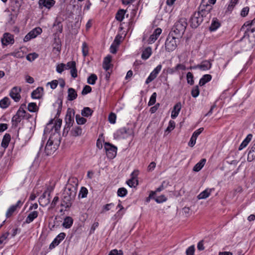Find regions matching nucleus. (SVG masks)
<instances>
[{
    "label": "nucleus",
    "instance_id": "f257e3e1",
    "mask_svg": "<svg viewBox=\"0 0 255 255\" xmlns=\"http://www.w3.org/2000/svg\"><path fill=\"white\" fill-rule=\"evenodd\" d=\"M78 180L76 177H70L62 193L61 206L69 209L74 202L77 192Z\"/></svg>",
    "mask_w": 255,
    "mask_h": 255
},
{
    "label": "nucleus",
    "instance_id": "f03ea898",
    "mask_svg": "<svg viewBox=\"0 0 255 255\" xmlns=\"http://www.w3.org/2000/svg\"><path fill=\"white\" fill-rule=\"evenodd\" d=\"M208 14H209V11L205 9L194 12L189 19L190 26L192 28L198 27L203 22V18L206 17Z\"/></svg>",
    "mask_w": 255,
    "mask_h": 255
},
{
    "label": "nucleus",
    "instance_id": "7ed1b4c3",
    "mask_svg": "<svg viewBox=\"0 0 255 255\" xmlns=\"http://www.w3.org/2000/svg\"><path fill=\"white\" fill-rule=\"evenodd\" d=\"M187 26V22L186 18L183 17L180 18L175 23L170 32H172V34L174 35L181 37L184 34Z\"/></svg>",
    "mask_w": 255,
    "mask_h": 255
},
{
    "label": "nucleus",
    "instance_id": "20e7f679",
    "mask_svg": "<svg viewBox=\"0 0 255 255\" xmlns=\"http://www.w3.org/2000/svg\"><path fill=\"white\" fill-rule=\"evenodd\" d=\"M179 37L169 32L165 42V49L166 51L171 52L173 51L177 47Z\"/></svg>",
    "mask_w": 255,
    "mask_h": 255
},
{
    "label": "nucleus",
    "instance_id": "39448f33",
    "mask_svg": "<svg viewBox=\"0 0 255 255\" xmlns=\"http://www.w3.org/2000/svg\"><path fill=\"white\" fill-rule=\"evenodd\" d=\"M133 135V130L132 128L123 127L118 129L114 133V137L117 138H125Z\"/></svg>",
    "mask_w": 255,
    "mask_h": 255
},
{
    "label": "nucleus",
    "instance_id": "423d86ee",
    "mask_svg": "<svg viewBox=\"0 0 255 255\" xmlns=\"http://www.w3.org/2000/svg\"><path fill=\"white\" fill-rule=\"evenodd\" d=\"M104 149L108 158L113 159L116 156L118 150L117 146L110 142H105Z\"/></svg>",
    "mask_w": 255,
    "mask_h": 255
},
{
    "label": "nucleus",
    "instance_id": "0eeeda50",
    "mask_svg": "<svg viewBox=\"0 0 255 255\" xmlns=\"http://www.w3.org/2000/svg\"><path fill=\"white\" fill-rule=\"evenodd\" d=\"M24 201H22L19 200L15 204L11 205L6 212L5 216L6 218L11 217L14 214L16 213L17 210L20 209Z\"/></svg>",
    "mask_w": 255,
    "mask_h": 255
},
{
    "label": "nucleus",
    "instance_id": "6e6552de",
    "mask_svg": "<svg viewBox=\"0 0 255 255\" xmlns=\"http://www.w3.org/2000/svg\"><path fill=\"white\" fill-rule=\"evenodd\" d=\"M21 88L20 87L14 86L10 90L9 95L15 102H18L21 98L20 93Z\"/></svg>",
    "mask_w": 255,
    "mask_h": 255
},
{
    "label": "nucleus",
    "instance_id": "1a4fd4ad",
    "mask_svg": "<svg viewBox=\"0 0 255 255\" xmlns=\"http://www.w3.org/2000/svg\"><path fill=\"white\" fill-rule=\"evenodd\" d=\"M53 190V188L51 186H48L39 198V200L41 202H42L43 200H44V202L45 205H47V204L49 203L51 199L50 194Z\"/></svg>",
    "mask_w": 255,
    "mask_h": 255
},
{
    "label": "nucleus",
    "instance_id": "9d476101",
    "mask_svg": "<svg viewBox=\"0 0 255 255\" xmlns=\"http://www.w3.org/2000/svg\"><path fill=\"white\" fill-rule=\"evenodd\" d=\"M57 149V146L53 145V141L50 137L45 147V152L47 155L52 154Z\"/></svg>",
    "mask_w": 255,
    "mask_h": 255
},
{
    "label": "nucleus",
    "instance_id": "9b49d317",
    "mask_svg": "<svg viewBox=\"0 0 255 255\" xmlns=\"http://www.w3.org/2000/svg\"><path fill=\"white\" fill-rule=\"evenodd\" d=\"M161 68L162 65L161 64L158 65L150 73L149 76L146 79L145 84H148L155 79L159 72L161 71Z\"/></svg>",
    "mask_w": 255,
    "mask_h": 255
},
{
    "label": "nucleus",
    "instance_id": "f8f14e48",
    "mask_svg": "<svg viewBox=\"0 0 255 255\" xmlns=\"http://www.w3.org/2000/svg\"><path fill=\"white\" fill-rule=\"evenodd\" d=\"M55 4L54 0H39L38 2V7L42 9L43 7H45L50 9Z\"/></svg>",
    "mask_w": 255,
    "mask_h": 255
},
{
    "label": "nucleus",
    "instance_id": "ddd939ff",
    "mask_svg": "<svg viewBox=\"0 0 255 255\" xmlns=\"http://www.w3.org/2000/svg\"><path fill=\"white\" fill-rule=\"evenodd\" d=\"M14 42V36L9 33H5L1 38L2 44L7 46L9 44H12Z\"/></svg>",
    "mask_w": 255,
    "mask_h": 255
},
{
    "label": "nucleus",
    "instance_id": "4468645a",
    "mask_svg": "<svg viewBox=\"0 0 255 255\" xmlns=\"http://www.w3.org/2000/svg\"><path fill=\"white\" fill-rule=\"evenodd\" d=\"M66 124L64 128V133L66 132L67 133L70 128L72 126L74 123V118L72 117L71 113H67L65 118Z\"/></svg>",
    "mask_w": 255,
    "mask_h": 255
},
{
    "label": "nucleus",
    "instance_id": "2eb2a0df",
    "mask_svg": "<svg viewBox=\"0 0 255 255\" xmlns=\"http://www.w3.org/2000/svg\"><path fill=\"white\" fill-rule=\"evenodd\" d=\"M204 128H200L199 129L195 130L191 137L190 138V141L188 143V145L193 147L196 143V140L197 138V137L200 135V134L203 131Z\"/></svg>",
    "mask_w": 255,
    "mask_h": 255
},
{
    "label": "nucleus",
    "instance_id": "dca6fc26",
    "mask_svg": "<svg viewBox=\"0 0 255 255\" xmlns=\"http://www.w3.org/2000/svg\"><path fill=\"white\" fill-rule=\"evenodd\" d=\"M39 213L37 211L30 212L26 217L23 224H28L32 222L38 216Z\"/></svg>",
    "mask_w": 255,
    "mask_h": 255
},
{
    "label": "nucleus",
    "instance_id": "f3484780",
    "mask_svg": "<svg viewBox=\"0 0 255 255\" xmlns=\"http://www.w3.org/2000/svg\"><path fill=\"white\" fill-rule=\"evenodd\" d=\"M212 60L203 61L200 64H198V68L202 71H207L210 69L212 67Z\"/></svg>",
    "mask_w": 255,
    "mask_h": 255
},
{
    "label": "nucleus",
    "instance_id": "a211bd4d",
    "mask_svg": "<svg viewBox=\"0 0 255 255\" xmlns=\"http://www.w3.org/2000/svg\"><path fill=\"white\" fill-rule=\"evenodd\" d=\"M162 32V29L160 28H156L153 33L150 36L148 39V43H154L158 38Z\"/></svg>",
    "mask_w": 255,
    "mask_h": 255
},
{
    "label": "nucleus",
    "instance_id": "6ab92c4d",
    "mask_svg": "<svg viewBox=\"0 0 255 255\" xmlns=\"http://www.w3.org/2000/svg\"><path fill=\"white\" fill-rule=\"evenodd\" d=\"M168 184H169V182H167L166 181H163L162 182L161 185L159 187L156 188V189L155 191H151L150 192L149 195V198H154V196L155 195V194L157 192H159L163 190L164 189H165L167 187V186L168 185Z\"/></svg>",
    "mask_w": 255,
    "mask_h": 255
},
{
    "label": "nucleus",
    "instance_id": "aec40b11",
    "mask_svg": "<svg viewBox=\"0 0 255 255\" xmlns=\"http://www.w3.org/2000/svg\"><path fill=\"white\" fill-rule=\"evenodd\" d=\"M43 88L38 87L31 93V96L33 99H39L42 96Z\"/></svg>",
    "mask_w": 255,
    "mask_h": 255
},
{
    "label": "nucleus",
    "instance_id": "412c9836",
    "mask_svg": "<svg viewBox=\"0 0 255 255\" xmlns=\"http://www.w3.org/2000/svg\"><path fill=\"white\" fill-rule=\"evenodd\" d=\"M181 103L180 102L177 103L173 107V109L171 112V117L172 119H175L178 116L179 112L181 109Z\"/></svg>",
    "mask_w": 255,
    "mask_h": 255
},
{
    "label": "nucleus",
    "instance_id": "4be33fe9",
    "mask_svg": "<svg viewBox=\"0 0 255 255\" xmlns=\"http://www.w3.org/2000/svg\"><path fill=\"white\" fill-rule=\"evenodd\" d=\"M247 21H246L243 26L241 28V31L244 32L243 38H249L250 37V33H251V30L252 27H251V25L250 24L249 25H246Z\"/></svg>",
    "mask_w": 255,
    "mask_h": 255
},
{
    "label": "nucleus",
    "instance_id": "5701e85b",
    "mask_svg": "<svg viewBox=\"0 0 255 255\" xmlns=\"http://www.w3.org/2000/svg\"><path fill=\"white\" fill-rule=\"evenodd\" d=\"M11 140V135L9 133H6L3 136L1 146L4 148V151L8 147Z\"/></svg>",
    "mask_w": 255,
    "mask_h": 255
},
{
    "label": "nucleus",
    "instance_id": "b1692460",
    "mask_svg": "<svg viewBox=\"0 0 255 255\" xmlns=\"http://www.w3.org/2000/svg\"><path fill=\"white\" fill-rule=\"evenodd\" d=\"M253 137V134L250 133L247 135L239 147V150H241L245 148L251 141Z\"/></svg>",
    "mask_w": 255,
    "mask_h": 255
},
{
    "label": "nucleus",
    "instance_id": "393cba45",
    "mask_svg": "<svg viewBox=\"0 0 255 255\" xmlns=\"http://www.w3.org/2000/svg\"><path fill=\"white\" fill-rule=\"evenodd\" d=\"M221 26V23L217 18H213L209 27L210 31H216Z\"/></svg>",
    "mask_w": 255,
    "mask_h": 255
},
{
    "label": "nucleus",
    "instance_id": "a878e982",
    "mask_svg": "<svg viewBox=\"0 0 255 255\" xmlns=\"http://www.w3.org/2000/svg\"><path fill=\"white\" fill-rule=\"evenodd\" d=\"M73 224V219L70 216H66L62 223V226L66 229L70 228Z\"/></svg>",
    "mask_w": 255,
    "mask_h": 255
},
{
    "label": "nucleus",
    "instance_id": "bb28decb",
    "mask_svg": "<svg viewBox=\"0 0 255 255\" xmlns=\"http://www.w3.org/2000/svg\"><path fill=\"white\" fill-rule=\"evenodd\" d=\"M82 128L79 126H76L73 128L70 131L72 136L76 137L81 136L82 134Z\"/></svg>",
    "mask_w": 255,
    "mask_h": 255
},
{
    "label": "nucleus",
    "instance_id": "cd10ccee",
    "mask_svg": "<svg viewBox=\"0 0 255 255\" xmlns=\"http://www.w3.org/2000/svg\"><path fill=\"white\" fill-rule=\"evenodd\" d=\"M214 189H206L203 191L201 192L197 196L198 199H204L208 197L212 190H214Z\"/></svg>",
    "mask_w": 255,
    "mask_h": 255
},
{
    "label": "nucleus",
    "instance_id": "c85d7f7f",
    "mask_svg": "<svg viewBox=\"0 0 255 255\" xmlns=\"http://www.w3.org/2000/svg\"><path fill=\"white\" fill-rule=\"evenodd\" d=\"M254 160H255V143L249 151L247 157V160L249 162H252Z\"/></svg>",
    "mask_w": 255,
    "mask_h": 255
},
{
    "label": "nucleus",
    "instance_id": "c756f323",
    "mask_svg": "<svg viewBox=\"0 0 255 255\" xmlns=\"http://www.w3.org/2000/svg\"><path fill=\"white\" fill-rule=\"evenodd\" d=\"M126 12L127 10H125L124 9H120L118 10L116 14V19L118 21L122 22L124 19Z\"/></svg>",
    "mask_w": 255,
    "mask_h": 255
},
{
    "label": "nucleus",
    "instance_id": "7c9ffc66",
    "mask_svg": "<svg viewBox=\"0 0 255 255\" xmlns=\"http://www.w3.org/2000/svg\"><path fill=\"white\" fill-rule=\"evenodd\" d=\"M77 97V94L75 90L72 88H69L68 90L67 99L69 101H73Z\"/></svg>",
    "mask_w": 255,
    "mask_h": 255
},
{
    "label": "nucleus",
    "instance_id": "2f4dec72",
    "mask_svg": "<svg viewBox=\"0 0 255 255\" xmlns=\"http://www.w3.org/2000/svg\"><path fill=\"white\" fill-rule=\"evenodd\" d=\"M212 76L210 74L204 75L200 79L199 84L200 86H204L207 83L210 81L212 79Z\"/></svg>",
    "mask_w": 255,
    "mask_h": 255
},
{
    "label": "nucleus",
    "instance_id": "473e14b6",
    "mask_svg": "<svg viewBox=\"0 0 255 255\" xmlns=\"http://www.w3.org/2000/svg\"><path fill=\"white\" fill-rule=\"evenodd\" d=\"M112 60V56L111 55H108L106 56L104 60L103 67L106 70L108 71L109 70L111 67V62Z\"/></svg>",
    "mask_w": 255,
    "mask_h": 255
},
{
    "label": "nucleus",
    "instance_id": "72a5a7b5",
    "mask_svg": "<svg viewBox=\"0 0 255 255\" xmlns=\"http://www.w3.org/2000/svg\"><path fill=\"white\" fill-rule=\"evenodd\" d=\"M239 0H230L228 5L226 13H231L235 8L236 5L238 3Z\"/></svg>",
    "mask_w": 255,
    "mask_h": 255
},
{
    "label": "nucleus",
    "instance_id": "f704fd0d",
    "mask_svg": "<svg viewBox=\"0 0 255 255\" xmlns=\"http://www.w3.org/2000/svg\"><path fill=\"white\" fill-rule=\"evenodd\" d=\"M151 48L150 47H146L142 51L141 58L143 60H146L151 56Z\"/></svg>",
    "mask_w": 255,
    "mask_h": 255
},
{
    "label": "nucleus",
    "instance_id": "c9c22d12",
    "mask_svg": "<svg viewBox=\"0 0 255 255\" xmlns=\"http://www.w3.org/2000/svg\"><path fill=\"white\" fill-rule=\"evenodd\" d=\"M10 104L9 99L5 97L0 100V107L3 109L8 108Z\"/></svg>",
    "mask_w": 255,
    "mask_h": 255
},
{
    "label": "nucleus",
    "instance_id": "e433bc0d",
    "mask_svg": "<svg viewBox=\"0 0 255 255\" xmlns=\"http://www.w3.org/2000/svg\"><path fill=\"white\" fill-rule=\"evenodd\" d=\"M206 162L205 158H203L199 162L195 164L193 167V170L196 172L199 171L204 166Z\"/></svg>",
    "mask_w": 255,
    "mask_h": 255
},
{
    "label": "nucleus",
    "instance_id": "4c0bfd02",
    "mask_svg": "<svg viewBox=\"0 0 255 255\" xmlns=\"http://www.w3.org/2000/svg\"><path fill=\"white\" fill-rule=\"evenodd\" d=\"M94 111L89 107H84L81 111L83 117H89L92 115Z\"/></svg>",
    "mask_w": 255,
    "mask_h": 255
},
{
    "label": "nucleus",
    "instance_id": "58836bf2",
    "mask_svg": "<svg viewBox=\"0 0 255 255\" xmlns=\"http://www.w3.org/2000/svg\"><path fill=\"white\" fill-rule=\"evenodd\" d=\"M42 32V29L39 27H37L31 30L29 33L32 36V38H34L40 34Z\"/></svg>",
    "mask_w": 255,
    "mask_h": 255
},
{
    "label": "nucleus",
    "instance_id": "ea45409f",
    "mask_svg": "<svg viewBox=\"0 0 255 255\" xmlns=\"http://www.w3.org/2000/svg\"><path fill=\"white\" fill-rule=\"evenodd\" d=\"M27 109L30 112L34 113L37 112L39 108L35 103L32 102L28 104Z\"/></svg>",
    "mask_w": 255,
    "mask_h": 255
},
{
    "label": "nucleus",
    "instance_id": "a19ab883",
    "mask_svg": "<svg viewBox=\"0 0 255 255\" xmlns=\"http://www.w3.org/2000/svg\"><path fill=\"white\" fill-rule=\"evenodd\" d=\"M133 6L134 7L133 9H132L131 10V12L130 13V15H131V18L129 20V21L128 22V26L129 27L131 26V25H132V18L135 16L136 13H137V11L138 9V5H133Z\"/></svg>",
    "mask_w": 255,
    "mask_h": 255
},
{
    "label": "nucleus",
    "instance_id": "79ce46f5",
    "mask_svg": "<svg viewBox=\"0 0 255 255\" xmlns=\"http://www.w3.org/2000/svg\"><path fill=\"white\" fill-rule=\"evenodd\" d=\"M22 118L19 117L17 114L14 115L11 119V122L12 123V125L15 127H17L18 124L20 123L22 120Z\"/></svg>",
    "mask_w": 255,
    "mask_h": 255
},
{
    "label": "nucleus",
    "instance_id": "37998d69",
    "mask_svg": "<svg viewBox=\"0 0 255 255\" xmlns=\"http://www.w3.org/2000/svg\"><path fill=\"white\" fill-rule=\"evenodd\" d=\"M66 236V235L65 233H60L54 239V243L56 242V243L59 245L65 239Z\"/></svg>",
    "mask_w": 255,
    "mask_h": 255
},
{
    "label": "nucleus",
    "instance_id": "c03bdc74",
    "mask_svg": "<svg viewBox=\"0 0 255 255\" xmlns=\"http://www.w3.org/2000/svg\"><path fill=\"white\" fill-rule=\"evenodd\" d=\"M98 79L97 76L95 74H92L87 79V83L90 85H94Z\"/></svg>",
    "mask_w": 255,
    "mask_h": 255
},
{
    "label": "nucleus",
    "instance_id": "a18cd8bd",
    "mask_svg": "<svg viewBox=\"0 0 255 255\" xmlns=\"http://www.w3.org/2000/svg\"><path fill=\"white\" fill-rule=\"evenodd\" d=\"M127 184L131 188H135L138 184V180L133 179V178H130L126 182Z\"/></svg>",
    "mask_w": 255,
    "mask_h": 255
},
{
    "label": "nucleus",
    "instance_id": "49530a36",
    "mask_svg": "<svg viewBox=\"0 0 255 255\" xmlns=\"http://www.w3.org/2000/svg\"><path fill=\"white\" fill-rule=\"evenodd\" d=\"M128 194L127 190L124 187H121L118 189L117 195L119 197H124Z\"/></svg>",
    "mask_w": 255,
    "mask_h": 255
},
{
    "label": "nucleus",
    "instance_id": "de8ad7c7",
    "mask_svg": "<svg viewBox=\"0 0 255 255\" xmlns=\"http://www.w3.org/2000/svg\"><path fill=\"white\" fill-rule=\"evenodd\" d=\"M75 119L78 125H84L87 122V120L79 115H76Z\"/></svg>",
    "mask_w": 255,
    "mask_h": 255
},
{
    "label": "nucleus",
    "instance_id": "09e8293b",
    "mask_svg": "<svg viewBox=\"0 0 255 255\" xmlns=\"http://www.w3.org/2000/svg\"><path fill=\"white\" fill-rule=\"evenodd\" d=\"M88 193V189L85 187H82L79 193V197L82 198H86Z\"/></svg>",
    "mask_w": 255,
    "mask_h": 255
},
{
    "label": "nucleus",
    "instance_id": "8fccbe9b",
    "mask_svg": "<svg viewBox=\"0 0 255 255\" xmlns=\"http://www.w3.org/2000/svg\"><path fill=\"white\" fill-rule=\"evenodd\" d=\"M193 78V75L191 72H189L187 73L186 79L187 82L188 84H190V85H193L194 84V81Z\"/></svg>",
    "mask_w": 255,
    "mask_h": 255
},
{
    "label": "nucleus",
    "instance_id": "3c124183",
    "mask_svg": "<svg viewBox=\"0 0 255 255\" xmlns=\"http://www.w3.org/2000/svg\"><path fill=\"white\" fill-rule=\"evenodd\" d=\"M154 200L157 203H162L167 200V198L164 195L155 197L154 196Z\"/></svg>",
    "mask_w": 255,
    "mask_h": 255
},
{
    "label": "nucleus",
    "instance_id": "603ef678",
    "mask_svg": "<svg viewBox=\"0 0 255 255\" xmlns=\"http://www.w3.org/2000/svg\"><path fill=\"white\" fill-rule=\"evenodd\" d=\"M175 127V123L174 121L170 120L169 122L168 126L166 129H165V132H168V133L171 132L172 130L174 129Z\"/></svg>",
    "mask_w": 255,
    "mask_h": 255
},
{
    "label": "nucleus",
    "instance_id": "864d4df0",
    "mask_svg": "<svg viewBox=\"0 0 255 255\" xmlns=\"http://www.w3.org/2000/svg\"><path fill=\"white\" fill-rule=\"evenodd\" d=\"M122 210H123L119 209V210H118L112 217L113 219L114 220H119L121 219L125 213V212L122 211Z\"/></svg>",
    "mask_w": 255,
    "mask_h": 255
},
{
    "label": "nucleus",
    "instance_id": "5fc2aeb1",
    "mask_svg": "<svg viewBox=\"0 0 255 255\" xmlns=\"http://www.w3.org/2000/svg\"><path fill=\"white\" fill-rule=\"evenodd\" d=\"M157 97V94L156 92H154L150 97L149 101L148 103V106H151L154 105L156 103V99Z\"/></svg>",
    "mask_w": 255,
    "mask_h": 255
},
{
    "label": "nucleus",
    "instance_id": "6e6d98bb",
    "mask_svg": "<svg viewBox=\"0 0 255 255\" xmlns=\"http://www.w3.org/2000/svg\"><path fill=\"white\" fill-rule=\"evenodd\" d=\"M82 51L83 55L84 57L87 56L89 53V48L87 44L84 42L82 44Z\"/></svg>",
    "mask_w": 255,
    "mask_h": 255
},
{
    "label": "nucleus",
    "instance_id": "4d7b16f0",
    "mask_svg": "<svg viewBox=\"0 0 255 255\" xmlns=\"http://www.w3.org/2000/svg\"><path fill=\"white\" fill-rule=\"evenodd\" d=\"M175 73L179 72V70L184 71L186 69V66L183 64H177L174 67H173Z\"/></svg>",
    "mask_w": 255,
    "mask_h": 255
},
{
    "label": "nucleus",
    "instance_id": "13d9d810",
    "mask_svg": "<svg viewBox=\"0 0 255 255\" xmlns=\"http://www.w3.org/2000/svg\"><path fill=\"white\" fill-rule=\"evenodd\" d=\"M200 93V91L198 86H196L193 88L191 90V95L193 98L197 97Z\"/></svg>",
    "mask_w": 255,
    "mask_h": 255
},
{
    "label": "nucleus",
    "instance_id": "bf43d9fd",
    "mask_svg": "<svg viewBox=\"0 0 255 255\" xmlns=\"http://www.w3.org/2000/svg\"><path fill=\"white\" fill-rule=\"evenodd\" d=\"M116 115L113 112H111L108 116L109 122L112 124H114L116 123Z\"/></svg>",
    "mask_w": 255,
    "mask_h": 255
},
{
    "label": "nucleus",
    "instance_id": "052dcab7",
    "mask_svg": "<svg viewBox=\"0 0 255 255\" xmlns=\"http://www.w3.org/2000/svg\"><path fill=\"white\" fill-rule=\"evenodd\" d=\"M58 105V108L57 109V113L56 115V117H59L60 113L62 110V102L61 101H57L54 104V106L55 105Z\"/></svg>",
    "mask_w": 255,
    "mask_h": 255
},
{
    "label": "nucleus",
    "instance_id": "680f3d73",
    "mask_svg": "<svg viewBox=\"0 0 255 255\" xmlns=\"http://www.w3.org/2000/svg\"><path fill=\"white\" fill-rule=\"evenodd\" d=\"M62 121L61 119H58L55 124V125L53 126L55 131L58 132L61 128V125H62Z\"/></svg>",
    "mask_w": 255,
    "mask_h": 255
},
{
    "label": "nucleus",
    "instance_id": "e2e57ef3",
    "mask_svg": "<svg viewBox=\"0 0 255 255\" xmlns=\"http://www.w3.org/2000/svg\"><path fill=\"white\" fill-rule=\"evenodd\" d=\"M92 91V88L89 85H85L82 91V95H85L90 93Z\"/></svg>",
    "mask_w": 255,
    "mask_h": 255
},
{
    "label": "nucleus",
    "instance_id": "0e129e2a",
    "mask_svg": "<svg viewBox=\"0 0 255 255\" xmlns=\"http://www.w3.org/2000/svg\"><path fill=\"white\" fill-rule=\"evenodd\" d=\"M38 57V54L35 53L28 54L26 56V59L29 61H32Z\"/></svg>",
    "mask_w": 255,
    "mask_h": 255
},
{
    "label": "nucleus",
    "instance_id": "69168bd1",
    "mask_svg": "<svg viewBox=\"0 0 255 255\" xmlns=\"http://www.w3.org/2000/svg\"><path fill=\"white\" fill-rule=\"evenodd\" d=\"M251 25V27H252V30H251V33H254L255 32V17L254 18V19L252 20H248L247 21V24L246 25Z\"/></svg>",
    "mask_w": 255,
    "mask_h": 255
},
{
    "label": "nucleus",
    "instance_id": "338daca9",
    "mask_svg": "<svg viewBox=\"0 0 255 255\" xmlns=\"http://www.w3.org/2000/svg\"><path fill=\"white\" fill-rule=\"evenodd\" d=\"M195 247L194 246H191L188 247L186 251V255H194Z\"/></svg>",
    "mask_w": 255,
    "mask_h": 255
},
{
    "label": "nucleus",
    "instance_id": "774afa93",
    "mask_svg": "<svg viewBox=\"0 0 255 255\" xmlns=\"http://www.w3.org/2000/svg\"><path fill=\"white\" fill-rule=\"evenodd\" d=\"M108 255H123V252L122 250L114 249L112 250Z\"/></svg>",
    "mask_w": 255,
    "mask_h": 255
}]
</instances>
